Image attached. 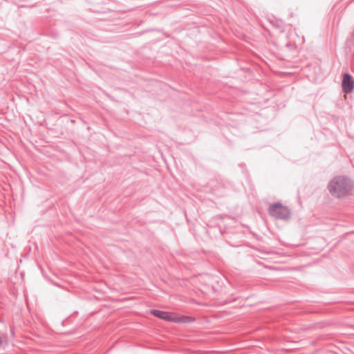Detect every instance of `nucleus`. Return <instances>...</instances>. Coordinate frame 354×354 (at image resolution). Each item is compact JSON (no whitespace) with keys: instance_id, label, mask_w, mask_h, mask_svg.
<instances>
[{"instance_id":"nucleus-1","label":"nucleus","mask_w":354,"mask_h":354,"mask_svg":"<svg viewBox=\"0 0 354 354\" xmlns=\"http://www.w3.org/2000/svg\"><path fill=\"white\" fill-rule=\"evenodd\" d=\"M353 188L352 181L344 176L335 177L328 185L330 193L335 198H345L351 194Z\"/></svg>"},{"instance_id":"nucleus-2","label":"nucleus","mask_w":354,"mask_h":354,"mask_svg":"<svg viewBox=\"0 0 354 354\" xmlns=\"http://www.w3.org/2000/svg\"><path fill=\"white\" fill-rule=\"evenodd\" d=\"M151 314L161 319L175 323H190L195 320L191 315H181L174 311H151Z\"/></svg>"},{"instance_id":"nucleus-3","label":"nucleus","mask_w":354,"mask_h":354,"mask_svg":"<svg viewBox=\"0 0 354 354\" xmlns=\"http://www.w3.org/2000/svg\"><path fill=\"white\" fill-rule=\"evenodd\" d=\"M269 212L272 216L280 219H287L290 216L289 209L279 203L271 205Z\"/></svg>"},{"instance_id":"nucleus-4","label":"nucleus","mask_w":354,"mask_h":354,"mask_svg":"<svg viewBox=\"0 0 354 354\" xmlns=\"http://www.w3.org/2000/svg\"><path fill=\"white\" fill-rule=\"evenodd\" d=\"M342 90L346 93H349L353 91V81L352 80L351 76L346 73L344 75L343 80H342Z\"/></svg>"}]
</instances>
